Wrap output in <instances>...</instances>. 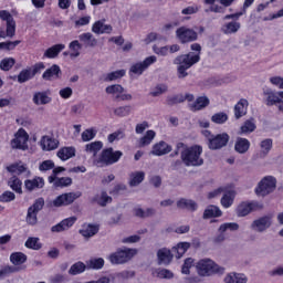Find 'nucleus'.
<instances>
[{
	"label": "nucleus",
	"mask_w": 283,
	"mask_h": 283,
	"mask_svg": "<svg viewBox=\"0 0 283 283\" xmlns=\"http://www.w3.org/2000/svg\"><path fill=\"white\" fill-rule=\"evenodd\" d=\"M56 156L57 158H60V160H70V158H74V156H76V148H74L73 146L62 147L57 151Z\"/></svg>",
	"instance_id": "29"
},
{
	"label": "nucleus",
	"mask_w": 283,
	"mask_h": 283,
	"mask_svg": "<svg viewBox=\"0 0 283 283\" xmlns=\"http://www.w3.org/2000/svg\"><path fill=\"white\" fill-rule=\"evenodd\" d=\"M72 186V178L71 177H62L56 179V181L54 182V187L55 188H61L63 189L64 187H70Z\"/></svg>",
	"instance_id": "60"
},
{
	"label": "nucleus",
	"mask_w": 283,
	"mask_h": 283,
	"mask_svg": "<svg viewBox=\"0 0 283 283\" xmlns=\"http://www.w3.org/2000/svg\"><path fill=\"white\" fill-rule=\"evenodd\" d=\"M33 75H32V67L23 69L19 74H18V83H28V81H32Z\"/></svg>",
	"instance_id": "49"
},
{
	"label": "nucleus",
	"mask_w": 283,
	"mask_h": 283,
	"mask_svg": "<svg viewBox=\"0 0 283 283\" xmlns=\"http://www.w3.org/2000/svg\"><path fill=\"white\" fill-rule=\"evenodd\" d=\"M262 209H264V205L258 201H243L237 207V216L238 218H244L252 211H260Z\"/></svg>",
	"instance_id": "9"
},
{
	"label": "nucleus",
	"mask_w": 283,
	"mask_h": 283,
	"mask_svg": "<svg viewBox=\"0 0 283 283\" xmlns=\"http://www.w3.org/2000/svg\"><path fill=\"white\" fill-rule=\"evenodd\" d=\"M180 103H185L182 94L168 95L166 97V105H168V107H174V105H178Z\"/></svg>",
	"instance_id": "50"
},
{
	"label": "nucleus",
	"mask_w": 283,
	"mask_h": 283,
	"mask_svg": "<svg viewBox=\"0 0 283 283\" xmlns=\"http://www.w3.org/2000/svg\"><path fill=\"white\" fill-rule=\"evenodd\" d=\"M38 216H39V212H35L34 210L28 208L27 218H25L27 223H29L31 227L36 226L39 222Z\"/></svg>",
	"instance_id": "54"
},
{
	"label": "nucleus",
	"mask_w": 283,
	"mask_h": 283,
	"mask_svg": "<svg viewBox=\"0 0 283 283\" xmlns=\"http://www.w3.org/2000/svg\"><path fill=\"white\" fill-rule=\"evenodd\" d=\"M10 262L13 263L14 266H21V264L28 262V255L23 252H13L10 255Z\"/></svg>",
	"instance_id": "35"
},
{
	"label": "nucleus",
	"mask_w": 283,
	"mask_h": 283,
	"mask_svg": "<svg viewBox=\"0 0 283 283\" xmlns=\"http://www.w3.org/2000/svg\"><path fill=\"white\" fill-rule=\"evenodd\" d=\"M83 196V192L76 191V192H65L60 196H57L53 201L52 205L56 208L59 207H70V205H73L75 200H78Z\"/></svg>",
	"instance_id": "8"
},
{
	"label": "nucleus",
	"mask_w": 283,
	"mask_h": 283,
	"mask_svg": "<svg viewBox=\"0 0 283 283\" xmlns=\"http://www.w3.org/2000/svg\"><path fill=\"white\" fill-rule=\"evenodd\" d=\"M17 199V195L12 191H4L2 195H0V202H12Z\"/></svg>",
	"instance_id": "63"
},
{
	"label": "nucleus",
	"mask_w": 283,
	"mask_h": 283,
	"mask_svg": "<svg viewBox=\"0 0 283 283\" xmlns=\"http://www.w3.org/2000/svg\"><path fill=\"white\" fill-rule=\"evenodd\" d=\"M190 50L187 54L178 55L174 60V65H177V76L178 78H187L189 73L187 70H191L196 63H200V54H202V45L200 43H192ZM197 52V53H195Z\"/></svg>",
	"instance_id": "1"
},
{
	"label": "nucleus",
	"mask_w": 283,
	"mask_h": 283,
	"mask_svg": "<svg viewBox=\"0 0 283 283\" xmlns=\"http://www.w3.org/2000/svg\"><path fill=\"white\" fill-rule=\"evenodd\" d=\"M235 198V192L233 190L227 191L221 198V205L224 209H229L231 205H233V200Z\"/></svg>",
	"instance_id": "47"
},
{
	"label": "nucleus",
	"mask_w": 283,
	"mask_h": 283,
	"mask_svg": "<svg viewBox=\"0 0 283 283\" xmlns=\"http://www.w3.org/2000/svg\"><path fill=\"white\" fill-rule=\"evenodd\" d=\"M45 207V199L43 197H40L34 200L33 205L29 207L31 211H35V213H39V211H43V208Z\"/></svg>",
	"instance_id": "58"
},
{
	"label": "nucleus",
	"mask_w": 283,
	"mask_h": 283,
	"mask_svg": "<svg viewBox=\"0 0 283 283\" xmlns=\"http://www.w3.org/2000/svg\"><path fill=\"white\" fill-rule=\"evenodd\" d=\"M249 109V101L241 98L235 105H234V118L237 120H240L243 116H247V112Z\"/></svg>",
	"instance_id": "22"
},
{
	"label": "nucleus",
	"mask_w": 283,
	"mask_h": 283,
	"mask_svg": "<svg viewBox=\"0 0 283 283\" xmlns=\"http://www.w3.org/2000/svg\"><path fill=\"white\" fill-rule=\"evenodd\" d=\"M76 222V217H70L62 220L60 223L51 228L52 233H61L62 231H67V229L74 227Z\"/></svg>",
	"instance_id": "18"
},
{
	"label": "nucleus",
	"mask_w": 283,
	"mask_h": 283,
	"mask_svg": "<svg viewBox=\"0 0 283 283\" xmlns=\"http://www.w3.org/2000/svg\"><path fill=\"white\" fill-rule=\"evenodd\" d=\"M69 49L72 53H70L71 59H77L81 56V50H83V44L78 42V40H74L69 44Z\"/></svg>",
	"instance_id": "44"
},
{
	"label": "nucleus",
	"mask_w": 283,
	"mask_h": 283,
	"mask_svg": "<svg viewBox=\"0 0 283 283\" xmlns=\"http://www.w3.org/2000/svg\"><path fill=\"white\" fill-rule=\"evenodd\" d=\"M96 138V133L94 129L90 128L82 133L83 143H90V140H94Z\"/></svg>",
	"instance_id": "62"
},
{
	"label": "nucleus",
	"mask_w": 283,
	"mask_h": 283,
	"mask_svg": "<svg viewBox=\"0 0 283 283\" xmlns=\"http://www.w3.org/2000/svg\"><path fill=\"white\" fill-rule=\"evenodd\" d=\"M123 158V151L114 150V148L108 147L104 148L96 159V164L101 165V167H112V165H116Z\"/></svg>",
	"instance_id": "4"
},
{
	"label": "nucleus",
	"mask_w": 283,
	"mask_h": 283,
	"mask_svg": "<svg viewBox=\"0 0 283 283\" xmlns=\"http://www.w3.org/2000/svg\"><path fill=\"white\" fill-rule=\"evenodd\" d=\"M85 271H87V264L85 265L83 261H77L70 268L69 275H81Z\"/></svg>",
	"instance_id": "37"
},
{
	"label": "nucleus",
	"mask_w": 283,
	"mask_h": 283,
	"mask_svg": "<svg viewBox=\"0 0 283 283\" xmlns=\"http://www.w3.org/2000/svg\"><path fill=\"white\" fill-rule=\"evenodd\" d=\"M0 19L7 22L6 36L12 39L17 34V21L8 10H0Z\"/></svg>",
	"instance_id": "11"
},
{
	"label": "nucleus",
	"mask_w": 283,
	"mask_h": 283,
	"mask_svg": "<svg viewBox=\"0 0 283 283\" xmlns=\"http://www.w3.org/2000/svg\"><path fill=\"white\" fill-rule=\"evenodd\" d=\"M258 126L255 125V118L251 117L247 119L243 125L240 127L239 135L253 134Z\"/></svg>",
	"instance_id": "30"
},
{
	"label": "nucleus",
	"mask_w": 283,
	"mask_h": 283,
	"mask_svg": "<svg viewBox=\"0 0 283 283\" xmlns=\"http://www.w3.org/2000/svg\"><path fill=\"white\" fill-rule=\"evenodd\" d=\"M114 114L119 118H125V116H129V114H132V106L130 105L119 106L114 109Z\"/></svg>",
	"instance_id": "55"
},
{
	"label": "nucleus",
	"mask_w": 283,
	"mask_h": 283,
	"mask_svg": "<svg viewBox=\"0 0 283 283\" xmlns=\"http://www.w3.org/2000/svg\"><path fill=\"white\" fill-rule=\"evenodd\" d=\"M103 149V142H93L85 145V151L96 156Z\"/></svg>",
	"instance_id": "46"
},
{
	"label": "nucleus",
	"mask_w": 283,
	"mask_h": 283,
	"mask_svg": "<svg viewBox=\"0 0 283 283\" xmlns=\"http://www.w3.org/2000/svg\"><path fill=\"white\" fill-rule=\"evenodd\" d=\"M138 250L132 248H118L115 252L111 253L108 260L111 264H127Z\"/></svg>",
	"instance_id": "5"
},
{
	"label": "nucleus",
	"mask_w": 283,
	"mask_h": 283,
	"mask_svg": "<svg viewBox=\"0 0 283 283\" xmlns=\"http://www.w3.org/2000/svg\"><path fill=\"white\" fill-rule=\"evenodd\" d=\"M63 50H65V44H54L53 46L45 50L43 57L56 59V56H59Z\"/></svg>",
	"instance_id": "28"
},
{
	"label": "nucleus",
	"mask_w": 283,
	"mask_h": 283,
	"mask_svg": "<svg viewBox=\"0 0 283 283\" xmlns=\"http://www.w3.org/2000/svg\"><path fill=\"white\" fill-rule=\"evenodd\" d=\"M106 94H123L125 92V87L120 84H113L105 88Z\"/></svg>",
	"instance_id": "61"
},
{
	"label": "nucleus",
	"mask_w": 283,
	"mask_h": 283,
	"mask_svg": "<svg viewBox=\"0 0 283 283\" xmlns=\"http://www.w3.org/2000/svg\"><path fill=\"white\" fill-rule=\"evenodd\" d=\"M167 92H169V86H167L165 83H159L150 90L149 96H153V98H158V96H163V94H167Z\"/></svg>",
	"instance_id": "33"
},
{
	"label": "nucleus",
	"mask_w": 283,
	"mask_h": 283,
	"mask_svg": "<svg viewBox=\"0 0 283 283\" xmlns=\"http://www.w3.org/2000/svg\"><path fill=\"white\" fill-rule=\"evenodd\" d=\"M174 261V254L171 253V250L167 248H161L157 251V263L164 264V266H169L171 262Z\"/></svg>",
	"instance_id": "15"
},
{
	"label": "nucleus",
	"mask_w": 283,
	"mask_h": 283,
	"mask_svg": "<svg viewBox=\"0 0 283 283\" xmlns=\"http://www.w3.org/2000/svg\"><path fill=\"white\" fill-rule=\"evenodd\" d=\"M112 202V197L107 195V191H102L101 195H95L91 199L92 205H98L99 207H107Z\"/></svg>",
	"instance_id": "26"
},
{
	"label": "nucleus",
	"mask_w": 283,
	"mask_h": 283,
	"mask_svg": "<svg viewBox=\"0 0 283 283\" xmlns=\"http://www.w3.org/2000/svg\"><path fill=\"white\" fill-rule=\"evenodd\" d=\"M20 43H21L20 40L0 42V50H6V52H11V50H15L17 45H19Z\"/></svg>",
	"instance_id": "59"
},
{
	"label": "nucleus",
	"mask_w": 283,
	"mask_h": 283,
	"mask_svg": "<svg viewBox=\"0 0 283 283\" xmlns=\"http://www.w3.org/2000/svg\"><path fill=\"white\" fill-rule=\"evenodd\" d=\"M156 138V132L154 130H147L145 136H143L139 139V147H147L148 145H151V142Z\"/></svg>",
	"instance_id": "48"
},
{
	"label": "nucleus",
	"mask_w": 283,
	"mask_h": 283,
	"mask_svg": "<svg viewBox=\"0 0 283 283\" xmlns=\"http://www.w3.org/2000/svg\"><path fill=\"white\" fill-rule=\"evenodd\" d=\"M41 145L45 151H54L59 147V142L54 138L43 137Z\"/></svg>",
	"instance_id": "40"
},
{
	"label": "nucleus",
	"mask_w": 283,
	"mask_h": 283,
	"mask_svg": "<svg viewBox=\"0 0 283 283\" xmlns=\"http://www.w3.org/2000/svg\"><path fill=\"white\" fill-rule=\"evenodd\" d=\"M45 187V179L43 177L35 176L33 179H27L24 181V189L32 193L36 189H43Z\"/></svg>",
	"instance_id": "17"
},
{
	"label": "nucleus",
	"mask_w": 283,
	"mask_h": 283,
	"mask_svg": "<svg viewBox=\"0 0 283 283\" xmlns=\"http://www.w3.org/2000/svg\"><path fill=\"white\" fill-rule=\"evenodd\" d=\"M172 147L171 145L167 144V142H159L153 146V150L150 154L153 156H167V154H170Z\"/></svg>",
	"instance_id": "19"
},
{
	"label": "nucleus",
	"mask_w": 283,
	"mask_h": 283,
	"mask_svg": "<svg viewBox=\"0 0 283 283\" xmlns=\"http://www.w3.org/2000/svg\"><path fill=\"white\" fill-rule=\"evenodd\" d=\"M226 283H247L249 279L247 275L240 273H230L224 277Z\"/></svg>",
	"instance_id": "36"
},
{
	"label": "nucleus",
	"mask_w": 283,
	"mask_h": 283,
	"mask_svg": "<svg viewBox=\"0 0 283 283\" xmlns=\"http://www.w3.org/2000/svg\"><path fill=\"white\" fill-rule=\"evenodd\" d=\"M242 24L238 21H231L222 25L221 31L223 34H235L240 31Z\"/></svg>",
	"instance_id": "32"
},
{
	"label": "nucleus",
	"mask_w": 283,
	"mask_h": 283,
	"mask_svg": "<svg viewBox=\"0 0 283 283\" xmlns=\"http://www.w3.org/2000/svg\"><path fill=\"white\" fill-rule=\"evenodd\" d=\"M125 74H127V71H125V69L113 71L104 76V82L112 83V81H118V78H123Z\"/></svg>",
	"instance_id": "39"
},
{
	"label": "nucleus",
	"mask_w": 283,
	"mask_h": 283,
	"mask_svg": "<svg viewBox=\"0 0 283 283\" xmlns=\"http://www.w3.org/2000/svg\"><path fill=\"white\" fill-rule=\"evenodd\" d=\"M238 229H240V224L235 223V222H227V223H222L218 231L219 233H224L227 231H238Z\"/></svg>",
	"instance_id": "56"
},
{
	"label": "nucleus",
	"mask_w": 283,
	"mask_h": 283,
	"mask_svg": "<svg viewBox=\"0 0 283 283\" xmlns=\"http://www.w3.org/2000/svg\"><path fill=\"white\" fill-rule=\"evenodd\" d=\"M87 269H92L93 271H101L103 266H105V259L97 258V259H90L86 262Z\"/></svg>",
	"instance_id": "43"
},
{
	"label": "nucleus",
	"mask_w": 283,
	"mask_h": 283,
	"mask_svg": "<svg viewBox=\"0 0 283 283\" xmlns=\"http://www.w3.org/2000/svg\"><path fill=\"white\" fill-rule=\"evenodd\" d=\"M189 249H191V243L179 242L175 248H172V251H176V258L180 260V258H182V255H185Z\"/></svg>",
	"instance_id": "42"
},
{
	"label": "nucleus",
	"mask_w": 283,
	"mask_h": 283,
	"mask_svg": "<svg viewBox=\"0 0 283 283\" xmlns=\"http://www.w3.org/2000/svg\"><path fill=\"white\" fill-rule=\"evenodd\" d=\"M61 74H63L61 66L53 64L51 67L44 71L42 78L43 81H53L54 78H61Z\"/></svg>",
	"instance_id": "20"
},
{
	"label": "nucleus",
	"mask_w": 283,
	"mask_h": 283,
	"mask_svg": "<svg viewBox=\"0 0 283 283\" xmlns=\"http://www.w3.org/2000/svg\"><path fill=\"white\" fill-rule=\"evenodd\" d=\"M15 63L17 60L13 57H4L0 61V70H2V72H10V69L14 67Z\"/></svg>",
	"instance_id": "53"
},
{
	"label": "nucleus",
	"mask_w": 283,
	"mask_h": 283,
	"mask_svg": "<svg viewBox=\"0 0 283 283\" xmlns=\"http://www.w3.org/2000/svg\"><path fill=\"white\" fill-rule=\"evenodd\" d=\"M176 38L181 45H185L187 43H193L198 39V32L187 27H180L176 30Z\"/></svg>",
	"instance_id": "7"
},
{
	"label": "nucleus",
	"mask_w": 283,
	"mask_h": 283,
	"mask_svg": "<svg viewBox=\"0 0 283 283\" xmlns=\"http://www.w3.org/2000/svg\"><path fill=\"white\" fill-rule=\"evenodd\" d=\"M39 169L41 171H50L51 169H54V163L52 159L44 160L40 164Z\"/></svg>",
	"instance_id": "64"
},
{
	"label": "nucleus",
	"mask_w": 283,
	"mask_h": 283,
	"mask_svg": "<svg viewBox=\"0 0 283 283\" xmlns=\"http://www.w3.org/2000/svg\"><path fill=\"white\" fill-rule=\"evenodd\" d=\"M251 149V142L244 137H238L234 144V151L237 154H247Z\"/></svg>",
	"instance_id": "25"
},
{
	"label": "nucleus",
	"mask_w": 283,
	"mask_h": 283,
	"mask_svg": "<svg viewBox=\"0 0 283 283\" xmlns=\"http://www.w3.org/2000/svg\"><path fill=\"white\" fill-rule=\"evenodd\" d=\"M210 103L211 101H209V97L199 96L192 104L189 105V108L191 112H200L201 109H205V107H209Z\"/></svg>",
	"instance_id": "23"
},
{
	"label": "nucleus",
	"mask_w": 283,
	"mask_h": 283,
	"mask_svg": "<svg viewBox=\"0 0 283 283\" xmlns=\"http://www.w3.org/2000/svg\"><path fill=\"white\" fill-rule=\"evenodd\" d=\"M180 158L185 167H202L205 159L202 158V146L192 145L184 147Z\"/></svg>",
	"instance_id": "2"
},
{
	"label": "nucleus",
	"mask_w": 283,
	"mask_h": 283,
	"mask_svg": "<svg viewBox=\"0 0 283 283\" xmlns=\"http://www.w3.org/2000/svg\"><path fill=\"white\" fill-rule=\"evenodd\" d=\"M27 249H31L32 251H41L43 249V243L40 242L38 237H29L24 243Z\"/></svg>",
	"instance_id": "34"
},
{
	"label": "nucleus",
	"mask_w": 283,
	"mask_h": 283,
	"mask_svg": "<svg viewBox=\"0 0 283 283\" xmlns=\"http://www.w3.org/2000/svg\"><path fill=\"white\" fill-rule=\"evenodd\" d=\"M177 208L191 211V213H193L195 211H198V202H196L193 199L180 198L177 201Z\"/></svg>",
	"instance_id": "21"
},
{
	"label": "nucleus",
	"mask_w": 283,
	"mask_h": 283,
	"mask_svg": "<svg viewBox=\"0 0 283 283\" xmlns=\"http://www.w3.org/2000/svg\"><path fill=\"white\" fill-rule=\"evenodd\" d=\"M158 59L156 55H150L146 57L143 62L135 63L130 66L129 72L132 74H137V76L143 75V72L149 69L150 65H154Z\"/></svg>",
	"instance_id": "12"
},
{
	"label": "nucleus",
	"mask_w": 283,
	"mask_h": 283,
	"mask_svg": "<svg viewBox=\"0 0 283 283\" xmlns=\"http://www.w3.org/2000/svg\"><path fill=\"white\" fill-rule=\"evenodd\" d=\"M7 171L13 174V176H24V178H30V175L32 174L30 169H28V165H20L19 163L7 166Z\"/></svg>",
	"instance_id": "14"
},
{
	"label": "nucleus",
	"mask_w": 283,
	"mask_h": 283,
	"mask_svg": "<svg viewBox=\"0 0 283 283\" xmlns=\"http://www.w3.org/2000/svg\"><path fill=\"white\" fill-rule=\"evenodd\" d=\"M277 188V179L273 176H266L258 184L254 192L258 196H262V198H266V196L273 193Z\"/></svg>",
	"instance_id": "6"
},
{
	"label": "nucleus",
	"mask_w": 283,
	"mask_h": 283,
	"mask_svg": "<svg viewBox=\"0 0 283 283\" xmlns=\"http://www.w3.org/2000/svg\"><path fill=\"white\" fill-rule=\"evenodd\" d=\"M264 96H266L265 105L268 107H273V105H277V103H282V97H280V94L277 92H273V90L268 88L263 92Z\"/></svg>",
	"instance_id": "24"
},
{
	"label": "nucleus",
	"mask_w": 283,
	"mask_h": 283,
	"mask_svg": "<svg viewBox=\"0 0 283 283\" xmlns=\"http://www.w3.org/2000/svg\"><path fill=\"white\" fill-rule=\"evenodd\" d=\"M230 138L227 133L217 134L207 142L208 148L211 149V151H218V149H222V147L229 145Z\"/></svg>",
	"instance_id": "10"
},
{
	"label": "nucleus",
	"mask_w": 283,
	"mask_h": 283,
	"mask_svg": "<svg viewBox=\"0 0 283 283\" xmlns=\"http://www.w3.org/2000/svg\"><path fill=\"white\" fill-rule=\"evenodd\" d=\"M261 147V154L263 156H269V151H271V149H273V139L268 138L261 142L260 144Z\"/></svg>",
	"instance_id": "57"
},
{
	"label": "nucleus",
	"mask_w": 283,
	"mask_h": 283,
	"mask_svg": "<svg viewBox=\"0 0 283 283\" xmlns=\"http://www.w3.org/2000/svg\"><path fill=\"white\" fill-rule=\"evenodd\" d=\"M197 273L201 277H211V275H224V268L218 265L211 259H201L197 263Z\"/></svg>",
	"instance_id": "3"
},
{
	"label": "nucleus",
	"mask_w": 283,
	"mask_h": 283,
	"mask_svg": "<svg viewBox=\"0 0 283 283\" xmlns=\"http://www.w3.org/2000/svg\"><path fill=\"white\" fill-rule=\"evenodd\" d=\"M78 40L81 43H84L85 48H96V43H98L96 38H94V34L91 32L80 34Z\"/></svg>",
	"instance_id": "31"
},
{
	"label": "nucleus",
	"mask_w": 283,
	"mask_h": 283,
	"mask_svg": "<svg viewBox=\"0 0 283 283\" xmlns=\"http://www.w3.org/2000/svg\"><path fill=\"white\" fill-rule=\"evenodd\" d=\"M52 94V91L46 90L42 92H35L33 94L32 102L34 105H50L52 103V97L50 96Z\"/></svg>",
	"instance_id": "16"
},
{
	"label": "nucleus",
	"mask_w": 283,
	"mask_h": 283,
	"mask_svg": "<svg viewBox=\"0 0 283 283\" xmlns=\"http://www.w3.org/2000/svg\"><path fill=\"white\" fill-rule=\"evenodd\" d=\"M222 210L218 206L210 205L203 211V220H211V218H221Z\"/></svg>",
	"instance_id": "27"
},
{
	"label": "nucleus",
	"mask_w": 283,
	"mask_h": 283,
	"mask_svg": "<svg viewBox=\"0 0 283 283\" xmlns=\"http://www.w3.org/2000/svg\"><path fill=\"white\" fill-rule=\"evenodd\" d=\"M98 231V226L90 223L85 229L80 230V233L83 238H94Z\"/></svg>",
	"instance_id": "45"
},
{
	"label": "nucleus",
	"mask_w": 283,
	"mask_h": 283,
	"mask_svg": "<svg viewBox=\"0 0 283 283\" xmlns=\"http://www.w3.org/2000/svg\"><path fill=\"white\" fill-rule=\"evenodd\" d=\"M145 180V172L144 171H135L130 174V179L128 181L129 187H138L140 182Z\"/></svg>",
	"instance_id": "41"
},
{
	"label": "nucleus",
	"mask_w": 283,
	"mask_h": 283,
	"mask_svg": "<svg viewBox=\"0 0 283 283\" xmlns=\"http://www.w3.org/2000/svg\"><path fill=\"white\" fill-rule=\"evenodd\" d=\"M227 120H229V115H227L224 112H219L211 116V122L216 125H224Z\"/></svg>",
	"instance_id": "52"
},
{
	"label": "nucleus",
	"mask_w": 283,
	"mask_h": 283,
	"mask_svg": "<svg viewBox=\"0 0 283 283\" xmlns=\"http://www.w3.org/2000/svg\"><path fill=\"white\" fill-rule=\"evenodd\" d=\"M272 224L273 218L271 216H263L251 223V229L258 233H264L266 229H271Z\"/></svg>",
	"instance_id": "13"
},
{
	"label": "nucleus",
	"mask_w": 283,
	"mask_h": 283,
	"mask_svg": "<svg viewBox=\"0 0 283 283\" xmlns=\"http://www.w3.org/2000/svg\"><path fill=\"white\" fill-rule=\"evenodd\" d=\"M18 271H19V268L14 265H4L0 270V280H6V277H10L12 273H18Z\"/></svg>",
	"instance_id": "51"
},
{
	"label": "nucleus",
	"mask_w": 283,
	"mask_h": 283,
	"mask_svg": "<svg viewBox=\"0 0 283 283\" xmlns=\"http://www.w3.org/2000/svg\"><path fill=\"white\" fill-rule=\"evenodd\" d=\"M9 187L12 189V191H15V193H23V182L19 177L12 176L8 181Z\"/></svg>",
	"instance_id": "38"
}]
</instances>
